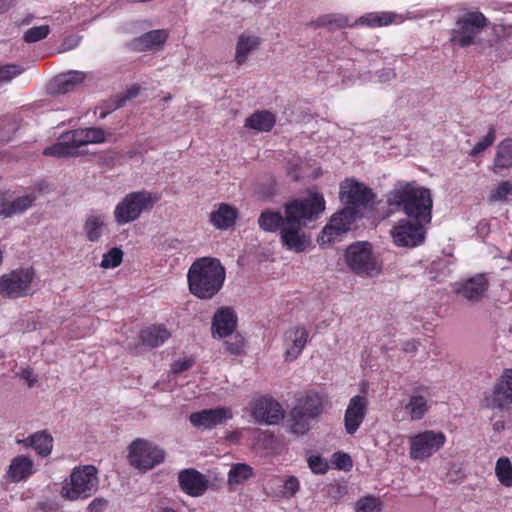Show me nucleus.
Instances as JSON below:
<instances>
[{
	"instance_id": "aec40b11",
	"label": "nucleus",
	"mask_w": 512,
	"mask_h": 512,
	"mask_svg": "<svg viewBox=\"0 0 512 512\" xmlns=\"http://www.w3.org/2000/svg\"><path fill=\"white\" fill-rule=\"evenodd\" d=\"M178 482L182 491L192 497L202 496L209 487L208 478L194 468L181 470Z\"/></svg>"
},
{
	"instance_id": "ddd939ff",
	"label": "nucleus",
	"mask_w": 512,
	"mask_h": 512,
	"mask_svg": "<svg viewBox=\"0 0 512 512\" xmlns=\"http://www.w3.org/2000/svg\"><path fill=\"white\" fill-rule=\"evenodd\" d=\"M248 411L256 423L265 425H276L285 417L282 405L269 396L252 399Z\"/></svg>"
},
{
	"instance_id": "0eeeda50",
	"label": "nucleus",
	"mask_w": 512,
	"mask_h": 512,
	"mask_svg": "<svg viewBox=\"0 0 512 512\" xmlns=\"http://www.w3.org/2000/svg\"><path fill=\"white\" fill-rule=\"evenodd\" d=\"M488 25V19L479 11H468L459 16L451 30L450 41L462 48L477 43V37Z\"/></svg>"
},
{
	"instance_id": "680f3d73",
	"label": "nucleus",
	"mask_w": 512,
	"mask_h": 512,
	"mask_svg": "<svg viewBox=\"0 0 512 512\" xmlns=\"http://www.w3.org/2000/svg\"><path fill=\"white\" fill-rule=\"evenodd\" d=\"M78 44V39H75V38H67L64 40L62 46H63V50H69V49H72L74 48L75 46H77Z\"/></svg>"
},
{
	"instance_id": "4468645a",
	"label": "nucleus",
	"mask_w": 512,
	"mask_h": 512,
	"mask_svg": "<svg viewBox=\"0 0 512 512\" xmlns=\"http://www.w3.org/2000/svg\"><path fill=\"white\" fill-rule=\"evenodd\" d=\"M357 217H360V215L355 213L353 207H344L333 214L329 223L318 236V243L324 245L339 240L343 234L351 229Z\"/></svg>"
},
{
	"instance_id": "72a5a7b5",
	"label": "nucleus",
	"mask_w": 512,
	"mask_h": 512,
	"mask_svg": "<svg viewBox=\"0 0 512 512\" xmlns=\"http://www.w3.org/2000/svg\"><path fill=\"white\" fill-rule=\"evenodd\" d=\"M286 224V214L270 210L263 211L258 218L259 227L266 232L281 231Z\"/></svg>"
},
{
	"instance_id": "de8ad7c7",
	"label": "nucleus",
	"mask_w": 512,
	"mask_h": 512,
	"mask_svg": "<svg viewBox=\"0 0 512 512\" xmlns=\"http://www.w3.org/2000/svg\"><path fill=\"white\" fill-rule=\"evenodd\" d=\"M495 139H496V131L493 127H490L487 135L482 140L477 142L474 145V147L471 149L470 156L475 157L478 154H480L481 152L488 149L494 143Z\"/></svg>"
},
{
	"instance_id": "ea45409f",
	"label": "nucleus",
	"mask_w": 512,
	"mask_h": 512,
	"mask_svg": "<svg viewBox=\"0 0 512 512\" xmlns=\"http://www.w3.org/2000/svg\"><path fill=\"white\" fill-rule=\"evenodd\" d=\"M40 456H48L53 448V438L46 431H38L35 433V443L32 447Z\"/></svg>"
},
{
	"instance_id": "393cba45",
	"label": "nucleus",
	"mask_w": 512,
	"mask_h": 512,
	"mask_svg": "<svg viewBox=\"0 0 512 512\" xmlns=\"http://www.w3.org/2000/svg\"><path fill=\"white\" fill-rule=\"evenodd\" d=\"M35 200L34 193L19 196L12 201L5 193H0V217L10 218L16 214H22L34 206Z\"/></svg>"
},
{
	"instance_id": "a211bd4d",
	"label": "nucleus",
	"mask_w": 512,
	"mask_h": 512,
	"mask_svg": "<svg viewBox=\"0 0 512 512\" xmlns=\"http://www.w3.org/2000/svg\"><path fill=\"white\" fill-rule=\"evenodd\" d=\"M233 417L229 407H217L214 409H204L190 414L191 424L199 429H212Z\"/></svg>"
},
{
	"instance_id": "2f4dec72",
	"label": "nucleus",
	"mask_w": 512,
	"mask_h": 512,
	"mask_svg": "<svg viewBox=\"0 0 512 512\" xmlns=\"http://www.w3.org/2000/svg\"><path fill=\"white\" fill-rule=\"evenodd\" d=\"M276 122L275 115L267 110L256 111L246 118L245 127L258 132L270 131Z\"/></svg>"
},
{
	"instance_id": "5701e85b",
	"label": "nucleus",
	"mask_w": 512,
	"mask_h": 512,
	"mask_svg": "<svg viewBox=\"0 0 512 512\" xmlns=\"http://www.w3.org/2000/svg\"><path fill=\"white\" fill-rule=\"evenodd\" d=\"M302 226L285 224L280 231V240L284 247L297 253L303 252L310 244V238L302 232Z\"/></svg>"
},
{
	"instance_id": "49530a36",
	"label": "nucleus",
	"mask_w": 512,
	"mask_h": 512,
	"mask_svg": "<svg viewBox=\"0 0 512 512\" xmlns=\"http://www.w3.org/2000/svg\"><path fill=\"white\" fill-rule=\"evenodd\" d=\"M24 67L17 64L0 66V84L10 82L24 72Z\"/></svg>"
},
{
	"instance_id": "bf43d9fd",
	"label": "nucleus",
	"mask_w": 512,
	"mask_h": 512,
	"mask_svg": "<svg viewBox=\"0 0 512 512\" xmlns=\"http://www.w3.org/2000/svg\"><path fill=\"white\" fill-rule=\"evenodd\" d=\"M418 346L419 342H417L416 340H409L404 343L403 350L407 353H413L417 350Z\"/></svg>"
},
{
	"instance_id": "603ef678",
	"label": "nucleus",
	"mask_w": 512,
	"mask_h": 512,
	"mask_svg": "<svg viewBox=\"0 0 512 512\" xmlns=\"http://www.w3.org/2000/svg\"><path fill=\"white\" fill-rule=\"evenodd\" d=\"M333 464L338 469L349 470L352 467V460L348 454L337 452L333 454Z\"/></svg>"
},
{
	"instance_id": "13d9d810",
	"label": "nucleus",
	"mask_w": 512,
	"mask_h": 512,
	"mask_svg": "<svg viewBox=\"0 0 512 512\" xmlns=\"http://www.w3.org/2000/svg\"><path fill=\"white\" fill-rule=\"evenodd\" d=\"M141 87L137 84L132 85L127 91L125 92L126 99L131 100L135 97H137L140 94Z\"/></svg>"
},
{
	"instance_id": "6ab92c4d",
	"label": "nucleus",
	"mask_w": 512,
	"mask_h": 512,
	"mask_svg": "<svg viewBox=\"0 0 512 512\" xmlns=\"http://www.w3.org/2000/svg\"><path fill=\"white\" fill-rule=\"evenodd\" d=\"M87 74L79 70H70L56 75L50 80L47 91L51 95H62L75 91L82 85Z\"/></svg>"
},
{
	"instance_id": "69168bd1",
	"label": "nucleus",
	"mask_w": 512,
	"mask_h": 512,
	"mask_svg": "<svg viewBox=\"0 0 512 512\" xmlns=\"http://www.w3.org/2000/svg\"><path fill=\"white\" fill-rule=\"evenodd\" d=\"M379 78L381 81H384V82L389 81V80L395 78V73L392 70L383 71L379 75Z\"/></svg>"
},
{
	"instance_id": "f704fd0d",
	"label": "nucleus",
	"mask_w": 512,
	"mask_h": 512,
	"mask_svg": "<svg viewBox=\"0 0 512 512\" xmlns=\"http://www.w3.org/2000/svg\"><path fill=\"white\" fill-rule=\"evenodd\" d=\"M493 165L495 169H508L512 167L511 138H506L497 145Z\"/></svg>"
},
{
	"instance_id": "dca6fc26",
	"label": "nucleus",
	"mask_w": 512,
	"mask_h": 512,
	"mask_svg": "<svg viewBox=\"0 0 512 512\" xmlns=\"http://www.w3.org/2000/svg\"><path fill=\"white\" fill-rule=\"evenodd\" d=\"M428 222H420L402 219L391 230L394 243L402 247H415L424 241L423 225Z\"/></svg>"
},
{
	"instance_id": "774afa93",
	"label": "nucleus",
	"mask_w": 512,
	"mask_h": 512,
	"mask_svg": "<svg viewBox=\"0 0 512 512\" xmlns=\"http://www.w3.org/2000/svg\"><path fill=\"white\" fill-rule=\"evenodd\" d=\"M157 512H176L173 508L170 507H161Z\"/></svg>"
},
{
	"instance_id": "4be33fe9",
	"label": "nucleus",
	"mask_w": 512,
	"mask_h": 512,
	"mask_svg": "<svg viewBox=\"0 0 512 512\" xmlns=\"http://www.w3.org/2000/svg\"><path fill=\"white\" fill-rule=\"evenodd\" d=\"M237 317L230 307L219 308L212 319V336L214 338H226L235 330Z\"/></svg>"
},
{
	"instance_id": "052dcab7",
	"label": "nucleus",
	"mask_w": 512,
	"mask_h": 512,
	"mask_svg": "<svg viewBox=\"0 0 512 512\" xmlns=\"http://www.w3.org/2000/svg\"><path fill=\"white\" fill-rule=\"evenodd\" d=\"M22 378L27 381L29 387H32L37 381L33 373L29 370L22 371Z\"/></svg>"
},
{
	"instance_id": "c85d7f7f",
	"label": "nucleus",
	"mask_w": 512,
	"mask_h": 512,
	"mask_svg": "<svg viewBox=\"0 0 512 512\" xmlns=\"http://www.w3.org/2000/svg\"><path fill=\"white\" fill-rule=\"evenodd\" d=\"M43 154L56 158H66L79 155V151L76 144H74L73 138L70 137V132H67L60 136L57 143L46 147Z\"/></svg>"
},
{
	"instance_id": "7c9ffc66",
	"label": "nucleus",
	"mask_w": 512,
	"mask_h": 512,
	"mask_svg": "<svg viewBox=\"0 0 512 512\" xmlns=\"http://www.w3.org/2000/svg\"><path fill=\"white\" fill-rule=\"evenodd\" d=\"M74 144L79 149L82 146L92 143H102L105 141V132L102 128L91 127L85 129H76L69 131Z\"/></svg>"
},
{
	"instance_id": "9b49d317",
	"label": "nucleus",
	"mask_w": 512,
	"mask_h": 512,
	"mask_svg": "<svg viewBox=\"0 0 512 512\" xmlns=\"http://www.w3.org/2000/svg\"><path fill=\"white\" fill-rule=\"evenodd\" d=\"M164 458L165 452L147 440L136 439L129 446V463L140 471L152 469L162 463Z\"/></svg>"
},
{
	"instance_id": "6e6552de",
	"label": "nucleus",
	"mask_w": 512,
	"mask_h": 512,
	"mask_svg": "<svg viewBox=\"0 0 512 512\" xmlns=\"http://www.w3.org/2000/svg\"><path fill=\"white\" fill-rule=\"evenodd\" d=\"M339 199L345 207H353L355 213L362 216L365 210L372 208L375 194L364 183L347 178L340 183Z\"/></svg>"
},
{
	"instance_id": "39448f33",
	"label": "nucleus",
	"mask_w": 512,
	"mask_h": 512,
	"mask_svg": "<svg viewBox=\"0 0 512 512\" xmlns=\"http://www.w3.org/2000/svg\"><path fill=\"white\" fill-rule=\"evenodd\" d=\"M159 198L146 190L128 193L115 207V222L124 225L137 220L143 212L150 211Z\"/></svg>"
},
{
	"instance_id": "a878e982",
	"label": "nucleus",
	"mask_w": 512,
	"mask_h": 512,
	"mask_svg": "<svg viewBox=\"0 0 512 512\" xmlns=\"http://www.w3.org/2000/svg\"><path fill=\"white\" fill-rule=\"evenodd\" d=\"M34 473L33 460L26 455H17L11 460L5 478L12 483H19L27 480Z\"/></svg>"
},
{
	"instance_id": "f257e3e1",
	"label": "nucleus",
	"mask_w": 512,
	"mask_h": 512,
	"mask_svg": "<svg viewBox=\"0 0 512 512\" xmlns=\"http://www.w3.org/2000/svg\"><path fill=\"white\" fill-rule=\"evenodd\" d=\"M386 203L394 210L402 211L413 221H431L433 204L431 192L415 183L398 182L395 184L386 196Z\"/></svg>"
},
{
	"instance_id": "9d476101",
	"label": "nucleus",
	"mask_w": 512,
	"mask_h": 512,
	"mask_svg": "<svg viewBox=\"0 0 512 512\" xmlns=\"http://www.w3.org/2000/svg\"><path fill=\"white\" fill-rule=\"evenodd\" d=\"M345 261L348 267L357 274L368 276L380 272L372 252V245L368 242H356L349 245L345 252Z\"/></svg>"
},
{
	"instance_id": "c03bdc74",
	"label": "nucleus",
	"mask_w": 512,
	"mask_h": 512,
	"mask_svg": "<svg viewBox=\"0 0 512 512\" xmlns=\"http://www.w3.org/2000/svg\"><path fill=\"white\" fill-rule=\"evenodd\" d=\"M347 24V19L342 16H337L333 14L322 15L318 17L314 22H311V26L315 27H326V26H336L343 27Z\"/></svg>"
},
{
	"instance_id": "8fccbe9b",
	"label": "nucleus",
	"mask_w": 512,
	"mask_h": 512,
	"mask_svg": "<svg viewBox=\"0 0 512 512\" xmlns=\"http://www.w3.org/2000/svg\"><path fill=\"white\" fill-rule=\"evenodd\" d=\"M308 466L315 474H324L328 468L327 462L317 455H311L308 458Z\"/></svg>"
},
{
	"instance_id": "423d86ee",
	"label": "nucleus",
	"mask_w": 512,
	"mask_h": 512,
	"mask_svg": "<svg viewBox=\"0 0 512 512\" xmlns=\"http://www.w3.org/2000/svg\"><path fill=\"white\" fill-rule=\"evenodd\" d=\"M325 210V200L320 193H310L303 199H294L284 205L287 224L306 227Z\"/></svg>"
},
{
	"instance_id": "412c9836",
	"label": "nucleus",
	"mask_w": 512,
	"mask_h": 512,
	"mask_svg": "<svg viewBox=\"0 0 512 512\" xmlns=\"http://www.w3.org/2000/svg\"><path fill=\"white\" fill-rule=\"evenodd\" d=\"M368 407V400L361 395L353 396L344 415L345 430L348 434L353 435L363 422Z\"/></svg>"
},
{
	"instance_id": "37998d69",
	"label": "nucleus",
	"mask_w": 512,
	"mask_h": 512,
	"mask_svg": "<svg viewBox=\"0 0 512 512\" xmlns=\"http://www.w3.org/2000/svg\"><path fill=\"white\" fill-rule=\"evenodd\" d=\"M50 33L48 25L34 26L24 32L23 40L26 43H35L45 39Z\"/></svg>"
},
{
	"instance_id": "bb28decb",
	"label": "nucleus",
	"mask_w": 512,
	"mask_h": 512,
	"mask_svg": "<svg viewBox=\"0 0 512 512\" xmlns=\"http://www.w3.org/2000/svg\"><path fill=\"white\" fill-rule=\"evenodd\" d=\"M168 38L166 30H152L138 38L133 39L129 43V48L135 52H143L147 50L161 49Z\"/></svg>"
},
{
	"instance_id": "b1692460",
	"label": "nucleus",
	"mask_w": 512,
	"mask_h": 512,
	"mask_svg": "<svg viewBox=\"0 0 512 512\" xmlns=\"http://www.w3.org/2000/svg\"><path fill=\"white\" fill-rule=\"evenodd\" d=\"M308 340V331L302 326L289 328L284 334L286 350L285 360H295L304 349Z\"/></svg>"
},
{
	"instance_id": "864d4df0",
	"label": "nucleus",
	"mask_w": 512,
	"mask_h": 512,
	"mask_svg": "<svg viewBox=\"0 0 512 512\" xmlns=\"http://www.w3.org/2000/svg\"><path fill=\"white\" fill-rule=\"evenodd\" d=\"M302 165V160L299 157H292L287 163V173L293 181L299 179V170Z\"/></svg>"
},
{
	"instance_id": "a19ab883",
	"label": "nucleus",
	"mask_w": 512,
	"mask_h": 512,
	"mask_svg": "<svg viewBox=\"0 0 512 512\" xmlns=\"http://www.w3.org/2000/svg\"><path fill=\"white\" fill-rule=\"evenodd\" d=\"M383 503L374 496H365L356 502V512H381Z\"/></svg>"
},
{
	"instance_id": "a18cd8bd",
	"label": "nucleus",
	"mask_w": 512,
	"mask_h": 512,
	"mask_svg": "<svg viewBox=\"0 0 512 512\" xmlns=\"http://www.w3.org/2000/svg\"><path fill=\"white\" fill-rule=\"evenodd\" d=\"M122 259L123 251L120 248L114 247L103 255L100 266L104 269L115 268L121 264Z\"/></svg>"
},
{
	"instance_id": "3c124183",
	"label": "nucleus",
	"mask_w": 512,
	"mask_h": 512,
	"mask_svg": "<svg viewBox=\"0 0 512 512\" xmlns=\"http://www.w3.org/2000/svg\"><path fill=\"white\" fill-rule=\"evenodd\" d=\"M283 487V495L287 497H293L300 489V482L297 477L291 475L284 480Z\"/></svg>"
},
{
	"instance_id": "20e7f679",
	"label": "nucleus",
	"mask_w": 512,
	"mask_h": 512,
	"mask_svg": "<svg viewBox=\"0 0 512 512\" xmlns=\"http://www.w3.org/2000/svg\"><path fill=\"white\" fill-rule=\"evenodd\" d=\"M97 469L92 465L74 468L70 478L63 482L61 496L69 501L86 499L98 489Z\"/></svg>"
},
{
	"instance_id": "c756f323",
	"label": "nucleus",
	"mask_w": 512,
	"mask_h": 512,
	"mask_svg": "<svg viewBox=\"0 0 512 512\" xmlns=\"http://www.w3.org/2000/svg\"><path fill=\"white\" fill-rule=\"evenodd\" d=\"M260 45V38L252 34H241L236 43L235 49V62L240 66L243 65L248 58V55L258 49Z\"/></svg>"
},
{
	"instance_id": "6e6d98bb",
	"label": "nucleus",
	"mask_w": 512,
	"mask_h": 512,
	"mask_svg": "<svg viewBox=\"0 0 512 512\" xmlns=\"http://www.w3.org/2000/svg\"><path fill=\"white\" fill-rule=\"evenodd\" d=\"M226 350L231 354H239L243 348L244 342L243 339H231L224 342Z\"/></svg>"
},
{
	"instance_id": "5fc2aeb1",
	"label": "nucleus",
	"mask_w": 512,
	"mask_h": 512,
	"mask_svg": "<svg viewBox=\"0 0 512 512\" xmlns=\"http://www.w3.org/2000/svg\"><path fill=\"white\" fill-rule=\"evenodd\" d=\"M194 364V359L193 358H184V359H179V360H176L172 366H171V370L174 374H179L183 371H186L188 369H190L192 367V365Z\"/></svg>"
},
{
	"instance_id": "cd10ccee",
	"label": "nucleus",
	"mask_w": 512,
	"mask_h": 512,
	"mask_svg": "<svg viewBox=\"0 0 512 512\" xmlns=\"http://www.w3.org/2000/svg\"><path fill=\"white\" fill-rule=\"evenodd\" d=\"M237 210L226 203H221L210 213V223L219 230H227L235 224Z\"/></svg>"
},
{
	"instance_id": "f03ea898",
	"label": "nucleus",
	"mask_w": 512,
	"mask_h": 512,
	"mask_svg": "<svg viewBox=\"0 0 512 512\" xmlns=\"http://www.w3.org/2000/svg\"><path fill=\"white\" fill-rule=\"evenodd\" d=\"M226 278L224 266L217 258L196 259L187 273L191 294L202 300L212 299L222 289Z\"/></svg>"
},
{
	"instance_id": "4d7b16f0",
	"label": "nucleus",
	"mask_w": 512,
	"mask_h": 512,
	"mask_svg": "<svg viewBox=\"0 0 512 512\" xmlns=\"http://www.w3.org/2000/svg\"><path fill=\"white\" fill-rule=\"evenodd\" d=\"M107 500L104 498H95L88 506V512H103L107 506Z\"/></svg>"
},
{
	"instance_id": "473e14b6",
	"label": "nucleus",
	"mask_w": 512,
	"mask_h": 512,
	"mask_svg": "<svg viewBox=\"0 0 512 512\" xmlns=\"http://www.w3.org/2000/svg\"><path fill=\"white\" fill-rule=\"evenodd\" d=\"M171 336V333L162 325L151 326L141 331V341L143 345L155 348L162 345Z\"/></svg>"
},
{
	"instance_id": "338daca9",
	"label": "nucleus",
	"mask_w": 512,
	"mask_h": 512,
	"mask_svg": "<svg viewBox=\"0 0 512 512\" xmlns=\"http://www.w3.org/2000/svg\"><path fill=\"white\" fill-rule=\"evenodd\" d=\"M127 101H129V100L126 99L125 95L118 97L115 101V109L122 108L123 106H125Z\"/></svg>"
},
{
	"instance_id": "c9c22d12",
	"label": "nucleus",
	"mask_w": 512,
	"mask_h": 512,
	"mask_svg": "<svg viewBox=\"0 0 512 512\" xmlns=\"http://www.w3.org/2000/svg\"><path fill=\"white\" fill-rule=\"evenodd\" d=\"M105 225L104 217L98 214L89 215L84 223L83 229L86 238L91 242H97L101 238L102 229Z\"/></svg>"
},
{
	"instance_id": "58836bf2",
	"label": "nucleus",
	"mask_w": 512,
	"mask_h": 512,
	"mask_svg": "<svg viewBox=\"0 0 512 512\" xmlns=\"http://www.w3.org/2000/svg\"><path fill=\"white\" fill-rule=\"evenodd\" d=\"M253 476V469L248 464H234L228 473V484L238 485Z\"/></svg>"
},
{
	"instance_id": "0e129e2a",
	"label": "nucleus",
	"mask_w": 512,
	"mask_h": 512,
	"mask_svg": "<svg viewBox=\"0 0 512 512\" xmlns=\"http://www.w3.org/2000/svg\"><path fill=\"white\" fill-rule=\"evenodd\" d=\"M14 4V0H0V13L9 10Z\"/></svg>"
},
{
	"instance_id": "f8f14e48",
	"label": "nucleus",
	"mask_w": 512,
	"mask_h": 512,
	"mask_svg": "<svg viewBox=\"0 0 512 512\" xmlns=\"http://www.w3.org/2000/svg\"><path fill=\"white\" fill-rule=\"evenodd\" d=\"M446 436L441 431L426 430L409 438V456L423 461L437 453L445 444Z\"/></svg>"
},
{
	"instance_id": "79ce46f5",
	"label": "nucleus",
	"mask_w": 512,
	"mask_h": 512,
	"mask_svg": "<svg viewBox=\"0 0 512 512\" xmlns=\"http://www.w3.org/2000/svg\"><path fill=\"white\" fill-rule=\"evenodd\" d=\"M512 199V183L502 181L499 183L495 191L490 195L491 202H509Z\"/></svg>"
},
{
	"instance_id": "2eb2a0df",
	"label": "nucleus",
	"mask_w": 512,
	"mask_h": 512,
	"mask_svg": "<svg viewBox=\"0 0 512 512\" xmlns=\"http://www.w3.org/2000/svg\"><path fill=\"white\" fill-rule=\"evenodd\" d=\"M489 286L488 274L479 273L456 282L454 292L469 303L476 304L486 297Z\"/></svg>"
},
{
	"instance_id": "7ed1b4c3",
	"label": "nucleus",
	"mask_w": 512,
	"mask_h": 512,
	"mask_svg": "<svg viewBox=\"0 0 512 512\" xmlns=\"http://www.w3.org/2000/svg\"><path fill=\"white\" fill-rule=\"evenodd\" d=\"M324 409V400L316 392H307L298 397L286 418V427L294 435L306 434L311 428V421Z\"/></svg>"
},
{
	"instance_id": "4c0bfd02",
	"label": "nucleus",
	"mask_w": 512,
	"mask_h": 512,
	"mask_svg": "<svg viewBox=\"0 0 512 512\" xmlns=\"http://www.w3.org/2000/svg\"><path fill=\"white\" fill-rule=\"evenodd\" d=\"M411 420H420L428 410L427 399L421 395H413L405 405Z\"/></svg>"
},
{
	"instance_id": "e2e57ef3",
	"label": "nucleus",
	"mask_w": 512,
	"mask_h": 512,
	"mask_svg": "<svg viewBox=\"0 0 512 512\" xmlns=\"http://www.w3.org/2000/svg\"><path fill=\"white\" fill-rule=\"evenodd\" d=\"M17 443L25 447H33V443H35V433L25 439L17 440Z\"/></svg>"
},
{
	"instance_id": "09e8293b",
	"label": "nucleus",
	"mask_w": 512,
	"mask_h": 512,
	"mask_svg": "<svg viewBox=\"0 0 512 512\" xmlns=\"http://www.w3.org/2000/svg\"><path fill=\"white\" fill-rule=\"evenodd\" d=\"M393 15L390 13L382 12L378 14H371L365 18H362V23H367L370 26H382L391 23Z\"/></svg>"
},
{
	"instance_id": "1a4fd4ad",
	"label": "nucleus",
	"mask_w": 512,
	"mask_h": 512,
	"mask_svg": "<svg viewBox=\"0 0 512 512\" xmlns=\"http://www.w3.org/2000/svg\"><path fill=\"white\" fill-rule=\"evenodd\" d=\"M35 273L32 268H20L0 277V295L4 298H22L33 292Z\"/></svg>"
},
{
	"instance_id": "e433bc0d",
	"label": "nucleus",
	"mask_w": 512,
	"mask_h": 512,
	"mask_svg": "<svg viewBox=\"0 0 512 512\" xmlns=\"http://www.w3.org/2000/svg\"><path fill=\"white\" fill-rule=\"evenodd\" d=\"M495 475L501 485L512 487V462L508 457H500L496 461Z\"/></svg>"
},
{
	"instance_id": "f3484780",
	"label": "nucleus",
	"mask_w": 512,
	"mask_h": 512,
	"mask_svg": "<svg viewBox=\"0 0 512 512\" xmlns=\"http://www.w3.org/2000/svg\"><path fill=\"white\" fill-rule=\"evenodd\" d=\"M512 404V369H507L495 384L491 394L485 396L483 405L490 409H503Z\"/></svg>"
}]
</instances>
